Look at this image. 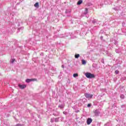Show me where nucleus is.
<instances>
[{
    "label": "nucleus",
    "mask_w": 126,
    "mask_h": 126,
    "mask_svg": "<svg viewBox=\"0 0 126 126\" xmlns=\"http://www.w3.org/2000/svg\"><path fill=\"white\" fill-rule=\"evenodd\" d=\"M31 81H37V79H28L26 80V82L27 83H29V82H31Z\"/></svg>",
    "instance_id": "7ed1b4c3"
},
{
    "label": "nucleus",
    "mask_w": 126,
    "mask_h": 126,
    "mask_svg": "<svg viewBox=\"0 0 126 126\" xmlns=\"http://www.w3.org/2000/svg\"><path fill=\"white\" fill-rule=\"evenodd\" d=\"M120 72V71H119V70H116L115 71V74H119V73Z\"/></svg>",
    "instance_id": "f8f14e48"
},
{
    "label": "nucleus",
    "mask_w": 126,
    "mask_h": 126,
    "mask_svg": "<svg viewBox=\"0 0 126 126\" xmlns=\"http://www.w3.org/2000/svg\"><path fill=\"white\" fill-rule=\"evenodd\" d=\"M87 107H91V104H88L87 105Z\"/></svg>",
    "instance_id": "2eb2a0df"
},
{
    "label": "nucleus",
    "mask_w": 126,
    "mask_h": 126,
    "mask_svg": "<svg viewBox=\"0 0 126 126\" xmlns=\"http://www.w3.org/2000/svg\"><path fill=\"white\" fill-rule=\"evenodd\" d=\"M16 126H22V125L21 124H18Z\"/></svg>",
    "instance_id": "dca6fc26"
},
{
    "label": "nucleus",
    "mask_w": 126,
    "mask_h": 126,
    "mask_svg": "<svg viewBox=\"0 0 126 126\" xmlns=\"http://www.w3.org/2000/svg\"><path fill=\"white\" fill-rule=\"evenodd\" d=\"M84 95L85 96L86 98L87 99H91L93 97V94H89L86 93L84 94Z\"/></svg>",
    "instance_id": "f03ea898"
},
{
    "label": "nucleus",
    "mask_w": 126,
    "mask_h": 126,
    "mask_svg": "<svg viewBox=\"0 0 126 126\" xmlns=\"http://www.w3.org/2000/svg\"><path fill=\"white\" fill-rule=\"evenodd\" d=\"M34 6H35V7H39V2H36L34 4Z\"/></svg>",
    "instance_id": "0eeeda50"
},
{
    "label": "nucleus",
    "mask_w": 126,
    "mask_h": 126,
    "mask_svg": "<svg viewBox=\"0 0 126 126\" xmlns=\"http://www.w3.org/2000/svg\"><path fill=\"white\" fill-rule=\"evenodd\" d=\"M120 97L122 99H124L125 98V95H124L123 94H121L120 95Z\"/></svg>",
    "instance_id": "ddd939ff"
},
{
    "label": "nucleus",
    "mask_w": 126,
    "mask_h": 126,
    "mask_svg": "<svg viewBox=\"0 0 126 126\" xmlns=\"http://www.w3.org/2000/svg\"><path fill=\"white\" fill-rule=\"evenodd\" d=\"M14 62H15V59H12L11 61V63H13Z\"/></svg>",
    "instance_id": "4468645a"
},
{
    "label": "nucleus",
    "mask_w": 126,
    "mask_h": 126,
    "mask_svg": "<svg viewBox=\"0 0 126 126\" xmlns=\"http://www.w3.org/2000/svg\"><path fill=\"white\" fill-rule=\"evenodd\" d=\"M85 75L87 78H94L95 77V75L91 73H86Z\"/></svg>",
    "instance_id": "f257e3e1"
},
{
    "label": "nucleus",
    "mask_w": 126,
    "mask_h": 126,
    "mask_svg": "<svg viewBox=\"0 0 126 126\" xmlns=\"http://www.w3.org/2000/svg\"><path fill=\"white\" fill-rule=\"evenodd\" d=\"M99 114H100V112L97 111L96 110L95 111V116H99Z\"/></svg>",
    "instance_id": "423d86ee"
},
{
    "label": "nucleus",
    "mask_w": 126,
    "mask_h": 126,
    "mask_svg": "<svg viewBox=\"0 0 126 126\" xmlns=\"http://www.w3.org/2000/svg\"><path fill=\"white\" fill-rule=\"evenodd\" d=\"M92 123V119L88 118L87 120V125H90Z\"/></svg>",
    "instance_id": "39448f33"
},
{
    "label": "nucleus",
    "mask_w": 126,
    "mask_h": 126,
    "mask_svg": "<svg viewBox=\"0 0 126 126\" xmlns=\"http://www.w3.org/2000/svg\"><path fill=\"white\" fill-rule=\"evenodd\" d=\"M85 9H86V10H87V11L88 10V9L87 8H86Z\"/></svg>",
    "instance_id": "f3484780"
},
{
    "label": "nucleus",
    "mask_w": 126,
    "mask_h": 126,
    "mask_svg": "<svg viewBox=\"0 0 126 126\" xmlns=\"http://www.w3.org/2000/svg\"><path fill=\"white\" fill-rule=\"evenodd\" d=\"M19 87L21 88V89H24V88H26V85H18Z\"/></svg>",
    "instance_id": "20e7f679"
},
{
    "label": "nucleus",
    "mask_w": 126,
    "mask_h": 126,
    "mask_svg": "<svg viewBox=\"0 0 126 126\" xmlns=\"http://www.w3.org/2000/svg\"><path fill=\"white\" fill-rule=\"evenodd\" d=\"M82 3V0H79L78 2H77V4L78 5H80Z\"/></svg>",
    "instance_id": "6e6552de"
},
{
    "label": "nucleus",
    "mask_w": 126,
    "mask_h": 126,
    "mask_svg": "<svg viewBox=\"0 0 126 126\" xmlns=\"http://www.w3.org/2000/svg\"><path fill=\"white\" fill-rule=\"evenodd\" d=\"M80 56L79 55V54H75V59H78Z\"/></svg>",
    "instance_id": "9d476101"
},
{
    "label": "nucleus",
    "mask_w": 126,
    "mask_h": 126,
    "mask_svg": "<svg viewBox=\"0 0 126 126\" xmlns=\"http://www.w3.org/2000/svg\"><path fill=\"white\" fill-rule=\"evenodd\" d=\"M73 77H77V76H78V74L77 73L73 74Z\"/></svg>",
    "instance_id": "9b49d317"
},
{
    "label": "nucleus",
    "mask_w": 126,
    "mask_h": 126,
    "mask_svg": "<svg viewBox=\"0 0 126 126\" xmlns=\"http://www.w3.org/2000/svg\"><path fill=\"white\" fill-rule=\"evenodd\" d=\"M82 64H86V61L84 60H82Z\"/></svg>",
    "instance_id": "1a4fd4ad"
}]
</instances>
